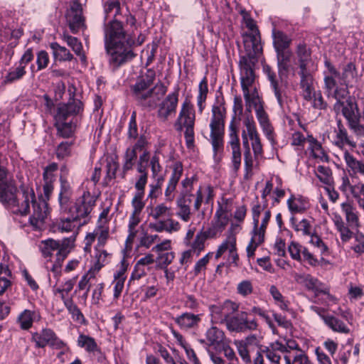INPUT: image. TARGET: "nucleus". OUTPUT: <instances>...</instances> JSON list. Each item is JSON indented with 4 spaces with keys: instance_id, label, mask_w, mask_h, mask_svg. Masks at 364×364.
<instances>
[{
    "instance_id": "1",
    "label": "nucleus",
    "mask_w": 364,
    "mask_h": 364,
    "mask_svg": "<svg viewBox=\"0 0 364 364\" xmlns=\"http://www.w3.org/2000/svg\"><path fill=\"white\" fill-rule=\"evenodd\" d=\"M105 48L109 55V63L114 69L134 58L131 50H127L132 43V34L125 31L122 23L117 20L110 21L105 31Z\"/></svg>"
},
{
    "instance_id": "2",
    "label": "nucleus",
    "mask_w": 364,
    "mask_h": 364,
    "mask_svg": "<svg viewBox=\"0 0 364 364\" xmlns=\"http://www.w3.org/2000/svg\"><path fill=\"white\" fill-rule=\"evenodd\" d=\"M155 78L153 71L149 70L145 77L138 80L132 87L135 100L145 108L153 109L158 105L159 101L167 92V87L161 82L150 88Z\"/></svg>"
},
{
    "instance_id": "3",
    "label": "nucleus",
    "mask_w": 364,
    "mask_h": 364,
    "mask_svg": "<svg viewBox=\"0 0 364 364\" xmlns=\"http://www.w3.org/2000/svg\"><path fill=\"white\" fill-rule=\"evenodd\" d=\"M257 62L243 60L240 61L241 87L245 102L246 111L251 113L252 108L257 109L262 106L256 88H252L255 82V75L254 67Z\"/></svg>"
},
{
    "instance_id": "4",
    "label": "nucleus",
    "mask_w": 364,
    "mask_h": 364,
    "mask_svg": "<svg viewBox=\"0 0 364 364\" xmlns=\"http://www.w3.org/2000/svg\"><path fill=\"white\" fill-rule=\"evenodd\" d=\"M243 19L246 27L250 31L244 36V46L246 55L242 56L240 61L247 60V62H257L262 53V46L261 43L260 33L255 21L247 14L242 11Z\"/></svg>"
},
{
    "instance_id": "5",
    "label": "nucleus",
    "mask_w": 364,
    "mask_h": 364,
    "mask_svg": "<svg viewBox=\"0 0 364 364\" xmlns=\"http://www.w3.org/2000/svg\"><path fill=\"white\" fill-rule=\"evenodd\" d=\"M225 109L221 103L217 102L212 107V117L210 123V141L215 154L223 149Z\"/></svg>"
},
{
    "instance_id": "6",
    "label": "nucleus",
    "mask_w": 364,
    "mask_h": 364,
    "mask_svg": "<svg viewBox=\"0 0 364 364\" xmlns=\"http://www.w3.org/2000/svg\"><path fill=\"white\" fill-rule=\"evenodd\" d=\"M95 205L94 196L89 191H84L82 195L75 200L73 205L68 203L66 205V210H60V212L73 215L85 225L90 220V213Z\"/></svg>"
},
{
    "instance_id": "7",
    "label": "nucleus",
    "mask_w": 364,
    "mask_h": 364,
    "mask_svg": "<svg viewBox=\"0 0 364 364\" xmlns=\"http://www.w3.org/2000/svg\"><path fill=\"white\" fill-rule=\"evenodd\" d=\"M195 110L190 101L186 100L181 106L177 120L174 124L176 129L181 132L185 129L184 136L188 148L194 144Z\"/></svg>"
},
{
    "instance_id": "8",
    "label": "nucleus",
    "mask_w": 364,
    "mask_h": 364,
    "mask_svg": "<svg viewBox=\"0 0 364 364\" xmlns=\"http://www.w3.org/2000/svg\"><path fill=\"white\" fill-rule=\"evenodd\" d=\"M36 196L32 189L23 188L21 191H17L6 206L14 213L21 215H27L30 213V203L32 204Z\"/></svg>"
},
{
    "instance_id": "9",
    "label": "nucleus",
    "mask_w": 364,
    "mask_h": 364,
    "mask_svg": "<svg viewBox=\"0 0 364 364\" xmlns=\"http://www.w3.org/2000/svg\"><path fill=\"white\" fill-rule=\"evenodd\" d=\"M225 324L229 331L236 333L255 331L258 327L256 320H248L247 313L245 311H241L232 316L225 321Z\"/></svg>"
},
{
    "instance_id": "10",
    "label": "nucleus",
    "mask_w": 364,
    "mask_h": 364,
    "mask_svg": "<svg viewBox=\"0 0 364 364\" xmlns=\"http://www.w3.org/2000/svg\"><path fill=\"white\" fill-rule=\"evenodd\" d=\"M66 21L70 31L77 33L86 28L85 17L82 15V7L78 1H74L66 14Z\"/></svg>"
},
{
    "instance_id": "11",
    "label": "nucleus",
    "mask_w": 364,
    "mask_h": 364,
    "mask_svg": "<svg viewBox=\"0 0 364 364\" xmlns=\"http://www.w3.org/2000/svg\"><path fill=\"white\" fill-rule=\"evenodd\" d=\"M333 109L336 113L341 112L343 116L346 119L349 127L353 131L360 114L355 102L348 97L346 102H336Z\"/></svg>"
},
{
    "instance_id": "12",
    "label": "nucleus",
    "mask_w": 364,
    "mask_h": 364,
    "mask_svg": "<svg viewBox=\"0 0 364 364\" xmlns=\"http://www.w3.org/2000/svg\"><path fill=\"white\" fill-rule=\"evenodd\" d=\"M48 215V204L45 200H37L35 198L32 203V213L29 223L35 230H42Z\"/></svg>"
},
{
    "instance_id": "13",
    "label": "nucleus",
    "mask_w": 364,
    "mask_h": 364,
    "mask_svg": "<svg viewBox=\"0 0 364 364\" xmlns=\"http://www.w3.org/2000/svg\"><path fill=\"white\" fill-rule=\"evenodd\" d=\"M32 338L38 348H44L48 345L53 348L61 349L65 346L64 342L50 328H45L39 333H34Z\"/></svg>"
},
{
    "instance_id": "14",
    "label": "nucleus",
    "mask_w": 364,
    "mask_h": 364,
    "mask_svg": "<svg viewBox=\"0 0 364 364\" xmlns=\"http://www.w3.org/2000/svg\"><path fill=\"white\" fill-rule=\"evenodd\" d=\"M178 102V90L168 94L159 105L157 116L161 122H166L168 117L174 115Z\"/></svg>"
},
{
    "instance_id": "15",
    "label": "nucleus",
    "mask_w": 364,
    "mask_h": 364,
    "mask_svg": "<svg viewBox=\"0 0 364 364\" xmlns=\"http://www.w3.org/2000/svg\"><path fill=\"white\" fill-rule=\"evenodd\" d=\"M82 109V102L79 100L73 99L66 104L59 105L55 116V122H58L59 117L61 122H68L69 117L80 114Z\"/></svg>"
},
{
    "instance_id": "16",
    "label": "nucleus",
    "mask_w": 364,
    "mask_h": 364,
    "mask_svg": "<svg viewBox=\"0 0 364 364\" xmlns=\"http://www.w3.org/2000/svg\"><path fill=\"white\" fill-rule=\"evenodd\" d=\"M17 191L14 181L8 177L7 172L0 171V202L6 205Z\"/></svg>"
},
{
    "instance_id": "17",
    "label": "nucleus",
    "mask_w": 364,
    "mask_h": 364,
    "mask_svg": "<svg viewBox=\"0 0 364 364\" xmlns=\"http://www.w3.org/2000/svg\"><path fill=\"white\" fill-rule=\"evenodd\" d=\"M69 241V253L74 247L75 237H66L61 240H55L53 239H48L41 242L40 249L44 257H50L53 255V252H60L63 247L64 243Z\"/></svg>"
},
{
    "instance_id": "18",
    "label": "nucleus",
    "mask_w": 364,
    "mask_h": 364,
    "mask_svg": "<svg viewBox=\"0 0 364 364\" xmlns=\"http://www.w3.org/2000/svg\"><path fill=\"white\" fill-rule=\"evenodd\" d=\"M228 338L223 330L216 326H211L205 332V339L200 340L201 343H206L209 347H213L218 350V348L225 343Z\"/></svg>"
},
{
    "instance_id": "19",
    "label": "nucleus",
    "mask_w": 364,
    "mask_h": 364,
    "mask_svg": "<svg viewBox=\"0 0 364 364\" xmlns=\"http://www.w3.org/2000/svg\"><path fill=\"white\" fill-rule=\"evenodd\" d=\"M229 144L232 149V162L233 168L237 171L241 164V151L240 146V140L237 134V130L232 124L230 125Z\"/></svg>"
},
{
    "instance_id": "20",
    "label": "nucleus",
    "mask_w": 364,
    "mask_h": 364,
    "mask_svg": "<svg viewBox=\"0 0 364 364\" xmlns=\"http://www.w3.org/2000/svg\"><path fill=\"white\" fill-rule=\"evenodd\" d=\"M183 173V166L181 163L176 162L173 165V171L169 179L168 184L165 191V197L167 201H172L174 198V191Z\"/></svg>"
},
{
    "instance_id": "21",
    "label": "nucleus",
    "mask_w": 364,
    "mask_h": 364,
    "mask_svg": "<svg viewBox=\"0 0 364 364\" xmlns=\"http://www.w3.org/2000/svg\"><path fill=\"white\" fill-rule=\"evenodd\" d=\"M299 86L301 89L302 97L305 100H310L311 95L315 92L314 87V77L310 70H299Z\"/></svg>"
},
{
    "instance_id": "22",
    "label": "nucleus",
    "mask_w": 364,
    "mask_h": 364,
    "mask_svg": "<svg viewBox=\"0 0 364 364\" xmlns=\"http://www.w3.org/2000/svg\"><path fill=\"white\" fill-rule=\"evenodd\" d=\"M346 223L352 230L357 229L359 226V213L356 207L351 202H345L341 205Z\"/></svg>"
},
{
    "instance_id": "23",
    "label": "nucleus",
    "mask_w": 364,
    "mask_h": 364,
    "mask_svg": "<svg viewBox=\"0 0 364 364\" xmlns=\"http://www.w3.org/2000/svg\"><path fill=\"white\" fill-rule=\"evenodd\" d=\"M325 66L328 69V71L324 73V88L326 90L328 96H330L333 90L337 87L336 78L340 77V73L328 60L325 61Z\"/></svg>"
},
{
    "instance_id": "24",
    "label": "nucleus",
    "mask_w": 364,
    "mask_h": 364,
    "mask_svg": "<svg viewBox=\"0 0 364 364\" xmlns=\"http://www.w3.org/2000/svg\"><path fill=\"white\" fill-rule=\"evenodd\" d=\"M287 352V348L284 344H282L279 341H276L272 343L269 347H267L262 350L266 358L272 364H279L282 354Z\"/></svg>"
},
{
    "instance_id": "25",
    "label": "nucleus",
    "mask_w": 364,
    "mask_h": 364,
    "mask_svg": "<svg viewBox=\"0 0 364 364\" xmlns=\"http://www.w3.org/2000/svg\"><path fill=\"white\" fill-rule=\"evenodd\" d=\"M175 322L183 329L197 328L201 321V314L183 313L174 318Z\"/></svg>"
},
{
    "instance_id": "26",
    "label": "nucleus",
    "mask_w": 364,
    "mask_h": 364,
    "mask_svg": "<svg viewBox=\"0 0 364 364\" xmlns=\"http://www.w3.org/2000/svg\"><path fill=\"white\" fill-rule=\"evenodd\" d=\"M83 225H84L80 223V221L70 215L67 218H60L55 224L56 228L61 232H77Z\"/></svg>"
},
{
    "instance_id": "27",
    "label": "nucleus",
    "mask_w": 364,
    "mask_h": 364,
    "mask_svg": "<svg viewBox=\"0 0 364 364\" xmlns=\"http://www.w3.org/2000/svg\"><path fill=\"white\" fill-rule=\"evenodd\" d=\"M60 190L58 196V201L60 210H66V205L70 203L73 196V190L70 183L66 178L60 176Z\"/></svg>"
},
{
    "instance_id": "28",
    "label": "nucleus",
    "mask_w": 364,
    "mask_h": 364,
    "mask_svg": "<svg viewBox=\"0 0 364 364\" xmlns=\"http://www.w3.org/2000/svg\"><path fill=\"white\" fill-rule=\"evenodd\" d=\"M299 70H309L311 63V50L305 43H299L296 51Z\"/></svg>"
},
{
    "instance_id": "29",
    "label": "nucleus",
    "mask_w": 364,
    "mask_h": 364,
    "mask_svg": "<svg viewBox=\"0 0 364 364\" xmlns=\"http://www.w3.org/2000/svg\"><path fill=\"white\" fill-rule=\"evenodd\" d=\"M342 84L347 88L352 87L353 82L357 81L358 73L355 65L353 63H349L344 66L341 75L339 77Z\"/></svg>"
},
{
    "instance_id": "30",
    "label": "nucleus",
    "mask_w": 364,
    "mask_h": 364,
    "mask_svg": "<svg viewBox=\"0 0 364 364\" xmlns=\"http://www.w3.org/2000/svg\"><path fill=\"white\" fill-rule=\"evenodd\" d=\"M192 198L190 197H179L176 200V205L178 208L176 215L184 222H188L191 218V204Z\"/></svg>"
},
{
    "instance_id": "31",
    "label": "nucleus",
    "mask_w": 364,
    "mask_h": 364,
    "mask_svg": "<svg viewBox=\"0 0 364 364\" xmlns=\"http://www.w3.org/2000/svg\"><path fill=\"white\" fill-rule=\"evenodd\" d=\"M60 36L61 38L80 58L81 60L85 61L86 57L83 51L82 43L76 37L69 35L67 31H64Z\"/></svg>"
},
{
    "instance_id": "32",
    "label": "nucleus",
    "mask_w": 364,
    "mask_h": 364,
    "mask_svg": "<svg viewBox=\"0 0 364 364\" xmlns=\"http://www.w3.org/2000/svg\"><path fill=\"white\" fill-rule=\"evenodd\" d=\"M69 241L64 243L63 247L60 252L56 253V259L51 268V272L54 276L58 278L61 274L62 264L64 259L69 254Z\"/></svg>"
},
{
    "instance_id": "33",
    "label": "nucleus",
    "mask_w": 364,
    "mask_h": 364,
    "mask_svg": "<svg viewBox=\"0 0 364 364\" xmlns=\"http://www.w3.org/2000/svg\"><path fill=\"white\" fill-rule=\"evenodd\" d=\"M324 323L333 331L348 333L350 331L348 327L340 319L333 316H322Z\"/></svg>"
},
{
    "instance_id": "34",
    "label": "nucleus",
    "mask_w": 364,
    "mask_h": 364,
    "mask_svg": "<svg viewBox=\"0 0 364 364\" xmlns=\"http://www.w3.org/2000/svg\"><path fill=\"white\" fill-rule=\"evenodd\" d=\"M50 47L56 60L59 61H70L73 60V55L67 48L61 46L56 42L51 43Z\"/></svg>"
},
{
    "instance_id": "35",
    "label": "nucleus",
    "mask_w": 364,
    "mask_h": 364,
    "mask_svg": "<svg viewBox=\"0 0 364 364\" xmlns=\"http://www.w3.org/2000/svg\"><path fill=\"white\" fill-rule=\"evenodd\" d=\"M229 218L227 207L219 204L213 223L220 230L223 231L228 223Z\"/></svg>"
},
{
    "instance_id": "36",
    "label": "nucleus",
    "mask_w": 364,
    "mask_h": 364,
    "mask_svg": "<svg viewBox=\"0 0 364 364\" xmlns=\"http://www.w3.org/2000/svg\"><path fill=\"white\" fill-rule=\"evenodd\" d=\"M275 50L277 52L279 73L281 75L283 72H287L289 70V62L291 59V52L288 48Z\"/></svg>"
},
{
    "instance_id": "37",
    "label": "nucleus",
    "mask_w": 364,
    "mask_h": 364,
    "mask_svg": "<svg viewBox=\"0 0 364 364\" xmlns=\"http://www.w3.org/2000/svg\"><path fill=\"white\" fill-rule=\"evenodd\" d=\"M273 45L275 50L287 49L291 43V38L284 32L274 29L272 31Z\"/></svg>"
},
{
    "instance_id": "38",
    "label": "nucleus",
    "mask_w": 364,
    "mask_h": 364,
    "mask_svg": "<svg viewBox=\"0 0 364 364\" xmlns=\"http://www.w3.org/2000/svg\"><path fill=\"white\" fill-rule=\"evenodd\" d=\"M301 283L305 286L308 290L314 291L316 294L319 293L326 294V291L323 288V284L315 277L310 274H306L301 277Z\"/></svg>"
},
{
    "instance_id": "39",
    "label": "nucleus",
    "mask_w": 364,
    "mask_h": 364,
    "mask_svg": "<svg viewBox=\"0 0 364 364\" xmlns=\"http://www.w3.org/2000/svg\"><path fill=\"white\" fill-rule=\"evenodd\" d=\"M59 119L60 118L59 117ZM55 127L57 129L58 135L63 138L72 137L75 129V125L71 121L61 122L60 119H58V122H55Z\"/></svg>"
},
{
    "instance_id": "40",
    "label": "nucleus",
    "mask_w": 364,
    "mask_h": 364,
    "mask_svg": "<svg viewBox=\"0 0 364 364\" xmlns=\"http://www.w3.org/2000/svg\"><path fill=\"white\" fill-rule=\"evenodd\" d=\"M270 85L279 106L282 107L283 103L287 98V83L284 82L281 80L271 83Z\"/></svg>"
},
{
    "instance_id": "41",
    "label": "nucleus",
    "mask_w": 364,
    "mask_h": 364,
    "mask_svg": "<svg viewBox=\"0 0 364 364\" xmlns=\"http://www.w3.org/2000/svg\"><path fill=\"white\" fill-rule=\"evenodd\" d=\"M333 221L337 230L341 233L343 241H348L352 237L353 232L350 230L352 228L347 223H345L340 215H335Z\"/></svg>"
},
{
    "instance_id": "42",
    "label": "nucleus",
    "mask_w": 364,
    "mask_h": 364,
    "mask_svg": "<svg viewBox=\"0 0 364 364\" xmlns=\"http://www.w3.org/2000/svg\"><path fill=\"white\" fill-rule=\"evenodd\" d=\"M336 140L335 144L338 147H343L345 144H348L354 146L355 143L350 141L348 137L347 130L342 124L341 122L338 121V129L336 131Z\"/></svg>"
},
{
    "instance_id": "43",
    "label": "nucleus",
    "mask_w": 364,
    "mask_h": 364,
    "mask_svg": "<svg viewBox=\"0 0 364 364\" xmlns=\"http://www.w3.org/2000/svg\"><path fill=\"white\" fill-rule=\"evenodd\" d=\"M208 92V80L206 77L200 82L198 85V95L197 97V105L198 111L201 113L205 108V103L207 99Z\"/></svg>"
},
{
    "instance_id": "44",
    "label": "nucleus",
    "mask_w": 364,
    "mask_h": 364,
    "mask_svg": "<svg viewBox=\"0 0 364 364\" xmlns=\"http://www.w3.org/2000/svg\"><path fill=\"white\" fill-rule=\"evenodd\" d=\"M286 364H311L309 357L303 350L295 351L292 356L284 355Z\"/></svg>"
},
{
    "instance_id": "45",
    "label": "nucleus",
    "mask_w": 364,
    "mask_h": 364,
    "mask_svg": "<svg viewBox=\"0 0 364 364\" xmlns=\"http://www.w3.org/2000/svg\"><path fill=\"white\" fill-rule=\"evenodd\" d=\"M100 247H96V262L94 266L90 269V273L93 272L92 275L91 277H95V273L98 272L107 262V257L108 256V253L105 250H100Z\"/></svg>"
},
{
    "instance_id": "46",
    "label": "nucleus",
    "mask_w": 364,
    "mask_h": 364,
    "mask_svg": "<svg viewBox=\"0 0 364 364\" xmlns=\"http://www.w3.org/2000/svg\"><path fill=\"white\" fill-rule=\"evenodd\" d=\"M26 73L25 65H18L14 70L9 71L4 80V83H12L21 80Z\"/></svg>"
},
{
    "instance_id": "47",
    "label": "nucleus",
    "mask_w": 364,
    "mask_h": 364,
    "mask_svg": "<svg viewBox=\"0 0 364 364\" xmlns=\"http://www.w3.org/2000/svg\"><path fill=\"white\" fill-rule=\"evenodd\" d=\"M306 139L309 144V148L315 157H319L321 159L328 158L322 149L321 144L317 141V139L313 137L312 135H308Z\"/></svg>"
},
{
    "instance_id": "48",
    "label": "nucleus",
    "mask_w": 364,
    "mask_h": 364,
    "mask_svg": "<svg viewBox=\"0 0 364 364\" xmlns=\"http://www.w3.org/2000/svg\"><path fill=\"white\" fill-rule=\"evenodd\" d=\"M236 247V238L235 235H230L228 236L226 240L219 246L216 254L215 257L218 259L226 251L234 250Z\"/></svg>"
},
{
    "instance_id": "49",
    "label": "nucleus",
    "mask_w": 364,
    "mask_h": 364,
    "mask_svg": "<svg viewBox=\"0 0 364 364\" xmlns=\"http://www.w3.org/2000/svg\"><path fill=\"white\" fill-rule=\"evenodd\" d=\"M96 237L97 238L98 247H103L109 238V228L103 224L98 225L95 228Z\"/></svg>"
},
{
    "instance_id": "50",
    "label": "nucleus",
    "mask_w": 364,
    "mask_h": 364,
    "mask_svg": "<svg viewBox=\"0 0 364 364\" xmlns=\"http://www.w3.org/2000/svg\"><path fill=\"white\" fill-rule=\"evenodd\" d=\"M209 309H210L212 323H221V324L225 323L222 304H217V305H211V306H210Z\"/></svg>"
},
{
    "instance_id": "51",
    "label": "nucleus",
    "mask_w": 364,
    "mask_h": 364,
    "mask_svg": "<svg viewBox=\"0 0 364 364\" xmlns=\"http://www.w3.org/2000/svg\"><path fill=\"white\" fill-rule=\"evenodd\" d=\"M311 238L309 242L317 250V252L320 255H328L329 250L327 245L323 242L321 237L317 235H310Z\"/></svg>"
},
{
    "instance_id": "52",
    "label": "nucleus",
    "mask_w": 364,
    "mask_h": 364,
    "mask_svg": "<svg viewBox=\"0 0 364 364\" xmlns=\"http://www.w3.org/2000/svg\"><path fill=\"white\" fill-rule=\"evenodd\" d=\"M350 191L359 206L364 210V184L359 183L350 186Z\"/></svg>"
},
{
    "instance_id": "53",
    "label": "nucleus",
    "mask_w": 364,
    "mask_h": 364,
    "mask_svg": "<svg viewBox=\"0 0 364 364\" xmlns=\"http://www.w3.org/2000/svg\"><path fill=\"white\" fill-rule=\"evenodd\" d=\"M149 215L154 219L157 220L164 216L170 217L172 215V213L171 208L167 207L164 203H161L157 205L155 208H151Z\"/></svg>"
},
{
    "instance_id": "54",
    "label": "nucleus",
    "mask_w": 364,
    "mask_h": 364,
    "mask_svg": "<svg viewBox=\"0 0 364 364\" xmlns=\"http://www.w3.org/2000/svg\"><path fill=\"white\" fill-rule=\"evenodd\" d=\"M74 142L63 141L58 146L55 150L56 156L59 159H63L68 157L71 154V149Z\"/></svg>"
},
{
    "instance_id": "55",
    "label": "nucleus",
    "mask_w": 364,
    "mask_h": 364,
    "mask_svg": "<svg viewBox=\"0 0 364 364\" xmlns=\"http://www.w3.org/2000/svg\"><path fill=\"white\" fill-rule=\"evenodd\" d=\"M314 109L320 110H326L328 103L324 100L321 91L314 92L311 95V99L309 100Z\"/></svg>"
},
{
    "instance_id": "56",
    "label": "nucleus",
    "mask_w": 364,
    "mask_h": 364,
    "mask_svg": "<svg viewBox=\"0 0 364 364\" xmlns=\"http://www.w3.org/2000/svg\"><path fill=\"white\" fill-rule=\"evenodd\" d=\"M136 152L134 151V149H131L130 148L127 149L124 155V163L123 164L124 173L131 170L133 168L136 159Z\"/></svg>"
},
{
    "instance_id": "57",
    "label": "nucleus",
    "mask_w": 364,
    "mask_h": 364,
    "mask_svg": "<svg viewBox=\"0 0 364 364\" xmlns=\"http://www.w3.org/2000/svg\"><path fill=\"white\" fill-rule=\"evenodd\" d=\"M77 342L80 347L85 348L89 352L95 351L97 347L94 338L87 336L80 335Z\"/></svg>"
},
{
    "instance_id": "58",
    "label": "nucleus",
    "mask_w": 364,
    "mask_h": 364,
    "mask_svg": "<svg viewBox=\"0 0 364 364\" xmlns=\"http://www.w3.org/2000/svg\"><path fill=\"white\" fill-rule=\"evenodd\" d=\"M225 321H227L232 314L239 309V304L230 300H226L222 304Z\"/></svg>"
},
{
    "instance_id": "59",
    "label": "nucleus",
    "mask_w": 364,
    "mask_h": 364,
    "mask_svg": "<svg viewBox=\"0 0 364 364\" xmlns=\"http://www.w3.org/2000/svg\"><path fill=\"white\" fill-rule=\"evenodd\" d=\"M264 238L253 233L251 240L247 247V255L248 257H252L255 255L256 249L264 242Z\"/></svg>"
},
{
    "instance_id": "60",
    "label": "nucleus",
    "mask_w": 364,
    "mask_h": 364,
    "mask_svg": "<svg viewBox=\"0 0 364 364\" xmlns=\"http://www.w3.org/2000/svg\"><path fill=\"white\" fill-rule=\"evenodd\" d=\"M18 319L22 328L28 329L33 323V312L29 310H24L19 315Z\"/></svg>"
},
{
    "instance_id": "61",
    "label": "nucleus",
    "mask_w": 364,
    "mask_h": 364,
    "mask_svg": "<svg viewBox=\"0 0 364 364\" xmlns=\"http://www.w3.org/2000/svg\"><path fill=\"white\" fill-rule=\"evenodd\" d=\"M206 237L204 235L203 231L198 232L192 244L191 249L196 252V256H198L200 252L204 248V243L206 240Z\"/></svg>"
},
{
    "instance_id": "62",
    "label": "nucleus",
    "mask_w": 364,
    "mask_h": 364,
    "mask_svg": "<svg viewBox=\"0 0 364 364\" xmlns=\"http://www.w3.org/2000/svg\"><path fill=\"white\" fill-rule=\"evenodd\" d=\"M234 343L236 346L238 353L242 360L247 364L251 363V358L247 350V346H245L244 341L242 340L235 341Z\"/></svg>"
},
{
    "instance_id": "63",
    "label": "nucleus",
    "mask_w": 364,
    "mask_h": 364,
    "mask_svg": "<svg viewBox=\"0 0 364 364\" xmlns=\"http://www.w3.org/2000/svg\"><path fill=\"white\" fill-rule=\"evenodd\" d=\"M245 173L244 178L249 179L252 176L253 160L251 156L250 149L248 148L244 153Z\"/></svg>"
},
{
    "instance_id": "64",
    "label": "nucleus",
    "mask_w": 364,
    "mask_h": 364,
    "mask_svg": "<svg viewBox=\"0 0 364 364\" xmlns=\"http://www.w3.org/2000/svg\"><path fill=\"white\" fill-rule=\"evenodd\" d=\"M316 173L322 183L325 184H328L330 183L331 179V171L328 167L318 166Z\"/></svg>"
}]
</instances>
